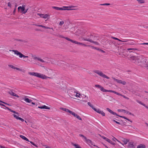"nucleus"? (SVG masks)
Segmentation results:
<instances>
[{
    "instance_id": "62",
    "label": "nucleus",
    "mask_w": 148,
    "mask_h": 148,
    "mask_svg": "<svg viewBox=\"0 0 148 148\" xmlns=\"http://www.w3.org/2000/svg\"><path fill=\"white\" fill-rule=\"evenodd\" d=\"M6 108V109L8 110H9V111H10L11 110V109L9 108L8 107H7L5 106V107Z\"/></svg>"
},
{
    "instance_id": "64",
    "label": "nucleus",
    "mask_w": 148,
    "mask_h": 148,
    "mask_svg": "<svg viewBox=\"0 0 148 148\" xmlns=\"http://www.w3.org/2000/svg\"><path fill=\"white\" fill-rule=\"evenodd\" d=\"M116 95H118L121 96V95H122V94H120V93L118 92H117Z\"/></svg>"
},
{
    "instance_id": "22",
    "label": "nucleus",
    "mask_w": 148,
    "mask_h": 148,
    "mask_svg": "<svg viewBox=\"0 0 148 148\" xmlns=\"http://www.w3.org/2000/svg\"><path fill=\"white\" fill-rule=\"evenodd\" d=\"M9 93L10 95H11L13 96H16V97H19V96L18 95H17L16 94H15L14 92H13L12 91H11L9 92Z\"/></svg>"
},
{
    "instance_id": "28",
    "label": "nucleus",
    "mask_w": 148,
    "mask_h": 148,
    "mask_svg": "<svg viewBox=\"0 0 148 148\" xmlns=\"http://www.w3.org/2000/svg\"><path fill=\"white\" fill-rule=\"evenodd\" d=\"M93 110L97 113H99V114H100L101 112V111L100 109H96L95 108L93 109Z\"/></svg>"
},
{
    "instance_id": "54",
    "label": "nucleus",
    "mask_w": 148,
    "mask_h": 148,
    "mask_svg": "<svg viewBox=\"0 0 148 148\" xmlns=\"http://www.w3.org/2000/svg\"><path fill=\"white\" fill-rule=\"evenodd\" d=\"M78 45H82L83 46H86L87 45L84 44L83 43H80V42H79V43H78Z\"/></svg>"
},
{
    "instance_id": "55",
    "label": "nucleus",
    "mask_w": 148,
    "mask_h": 148,
    "mask_svg": "<svg viewBox=\"0 0 148 148\" xmlns=\"http://www.w3.org/2000/svg\"><path fill=\"white\" fill-rule=\"evenodd\" d=\"M91 43H95V44L97 45H99V43L96 42H95L94 40L93 41V42H92Z\"/></svg>"
},
{
    "instance_id": "25",
    "label": "nucleus",
    "mask_w": 148,
    "mask_h": 148,
    "mask_svg": "<svg viewBox=\"0 0 148 148\" xmlns=\"http://www.w3.org/2000/svg\"><path fill=\"white\" fill-rule=\"evenodd\" d=\"M72 145L75 146V148H82L78 144H75L73 143H72Z\"/></svg>"
},
{
    "instance_id": "42",
    "label": "nucleus",
    "mask_w": 148,
    "mask_h": 148,
    "mask_svg": "<svg viewBox=\"0 0 148 148\" xmlns=\"http://www.w3.org/2000/svg\"><path fill=\"white\" fill-rule=\"evenodd\" d=\"M100 114H101L103 116H105V113L102 111H101V112L100 113Z\"/></svg>"
},
{
    "instance_id": "35",
    "label": "nucleus",
    "mask_w": 148,
    "mask_h": 148,
    "mask_svg": "<svg viewBox=\"0 0 148 148\" xmlns=\"http://www.w3.org/2000/svg\"><path fill=\"white\" fill-rule=\"evenodd\" d=\"M70 114H71L72 115H73L74 117H75L76 116H77V114H75V112H72V111L71 112Z\"/></svg>"
},
{
    "instance_id": "30",
    "label": "nucleus",
    "mask_w": 148,
    "mask_h": 148,
    "mask_svg": "<svg viewBox=\"0 0 148 148\" xmlns=\"http://www.w3.org/2000/svg\"><path fill=\"white\" fill-rule=\"evenodd\" d=\"M10 51H12L13 52H14V53L16 55H17V54L16 53H17L18 52H19L17 50H9Z\"/></svg>"
},
{
    "instance_id": "34",
    "label": "nucleus",
    "mask_w": 148,
    "mask_h": 148,
    "mask_svg": "<svg viewBox=\"0 0 148 148\" xmlns=\"http://www.w3.org/2000/svg\"><path fill=\"white\" fill-rule=\"evenodd\" d=\"M33 25H34L35 26H36L38 27H41L43 28L44 26L42 25H37L36 24H33Z\"/></svg>"
},
{
    "instance_id": "50",
    "label": "nucleus",
    "mask_w": 148,
    "mask_h": 148,
    "mask_svg": "<svg viewBox=\"0 0 148 148\" xmlns=\"http://www.w3.org/2000/svg\"><path fill=\"white\" fill-rule=\"evenodd\" d=\"M112 121L115 122L116 123L118 124H119V125H120L121 124V123H119V122H118V121H116L115 120H113Z\"/></svg>"
},
{
    "instance_id": "57",
    "label": "nucleus",
    "mask_w": 148,
    "mask_h": 148,
    "mask_svg": "<svg viewBox=\"0 0 148 148\" xmlns=\"http://www.w3.org/2000/svg\"><path fill=\"white\" fill-rule=\"evenodd\" d=\"M77 119H78L79 120H82V119L80 117V116H79V115L77 116Z\"/></svg>"
},
{
    "instance_id": "19",
    "label": "nucleus",
    "mask_w": 148,
    "mask_h": 148,
    "mask_svg": "<svg viewBox=\"0 0 148 148\" xmlns=\"http://www.w3.org/2000/svg\"><path fill=\"white\" fill-rule=\"evenodd\" d=\"M33 59L34 60H38V61H40L41 62H45V61L44 60H43L42 59H41L40 58H38V57H34L33 58Z\"/></svg>"
},
{
    "instance_id": "5",
    "label": "nucleus",
    "mask_w": 148,
    "mask_h": 148,
    "mask_svg": "<svg viewBox=\"0 0 148 148\" xmlns=\"http://www.w3.org/2000/svg\"><path fill=\"white\" fill-rule=\"evenodd\" d=\"M95 87L100 89V90L101 91H102L104 92H109L113 93V90H106L103 87L98 84L95 85Z\"/></svg>"
},
{
    "instance_id": "10",
    "label": "nucleus",
    "mask_w": 148,
    "mask_h": 148,
    "mask_svg": "<svg viewBox=\"0 0 148 148\" xmlns=\"http://www.w3.org/2000/svg\"><path fill=\"white\" fill-rule=\"evenodd\" d=\"M71 92H72L76 93V94H75V96L77 97H79L80 94L79 93H78L77 92V91L76 90L74 89L73 88L71 89Z\"/></svg>"
},
{
    "instance_id": "7",
    "label": "nucleus",
    "mask_w": 148,
    "mask_h": 148,
    "mask_svg": "<svg viewBox=\"0 0 148 148\" xmlns=\"http://www.w3.org/2000/svg\"><path fill=\"white\" fill-rule=\"evenodd\" d=\"M146 59L142 57L140 66H142L146 67L147 66L146 63Z\"/></svg>"
},
{
    "instance_id": "56",
    "label": "nucleus",
    "mask_w": 148,
    "mask_h": 148,
    "mask_svg": "<svg viewBox=\"0 0 148 148\" xmlns=\"http://www.w3.org/2000/svg\"><path fill=\"white\" fill-rule=\"evenodd\" d=\"M121 96L123 97L125 99H129V98L128 97H127L125 96H124L123 95H121Z\"/></svg>"
},
{
    "instance_id": "33",
    "label": "nucleus",
    "mask_w": 148,
    "mask_h": 148,
    "mask_svg": "<svg viewBox=\"0 0 148 148\" xmlns=\"http://www.w3.org/2000/svg\"><path fill=\"white\" fill-rule=\"evenodd\" d=\"M139 3H145V1L143 0H137V1Z\"/></svg>"
},
{
    "instance_id": "24",
    "label": "nucleus",
    "mask_w": 148,
    "mask_h": 148,
    "mask_svg": "<svg viewBox=\"0 0 148 148\" xmlns=\"http://www.w3.org/2000/svg\"><path fill=\"white\" fill-rule=\"evenodd\" d=\"M20 137L21 138H22L23 139L25 140L28 141H29L28 140V139H27V138L25 137V136L22 135H20Z\"/></svg>"
},
{
    "instance_id": "27",
    "label": "nucleus",
    "mask_w": 148,
    "mask_h": 148,
    "mask_svg": "<svg viewBox=\"0 0 148 148\" xmlns=\"http://www.w3.org/2000/svg\"><path fill=\"white\" fill-rule=\"evenodd\" d=\"M106 141L108 142L111 143V144H112L113 145H115V144L114 143H113L110 140V139H109L108 138V139H107V140H106Z\"/></svg>"
},
{
    "instance_id": "43",
    "label": "nucleus",
    "mask_w": 148,
    "mask_h": 148,
    "mask_svg": "<svg viewBox=\"0 0 148 148\" xmlns=\"http://www.w3.org/2000/svg\"><path fill=\"white\" fill-rule=\"evenodd\" d=\"M110 3H103V4H100V5H110Z\"/></svg>"
},
{
    "instance_id": "13",
    "label": "nucleus",
    "mask_w": 148,
    "mask_h": 148,
    "mask_svg": "<svg viewBox=\"0 0 148 148\" xmlns=\"http://www.w3.org/2000/svg\"><path fill=\"white\" fill-rule=\"evenodd\" d=\"M65 39H66V40H68L69 41H71V42L75 43L77 44H78L79 42L76 41L75 40H72L71 39L67 37H66L65 38Z\"/></svg>"
},
{
    "instance_id": "46",
    "label": "nucleus",
    "mask_w": 148,
    "mask_h": 148,
    "mask_svg": "<svg viewBox=\"0 0 148 148\" xmlns=\"http://www.w3.org/2000/svg\"><path fill=\"white\" fill-rule=\"evenodd\" d=\"M118 116L121 117V118H123L125 119H126L127 120L128 118H127V117L124 116H120V115H118Z\"/></svg>"
},
{
    "instance_id": "1",
    "label": "nucleus",
    "mask_w": 148,
    "mask_h": 148,
    "mask_svg": "<svg viewBox=\"0 0 148 148\" xmlns=\"http://www.w3.org/2000/svg\"><path fill=\"white\" fill-rule=\"evenodd\" d=\"M142 57H138L132 56L130 58V59L132 62L140 66Z\"/></svg>"
},
{
    "instance_id": "49",
    "label": "nucleus",
    "mask_w": 148,
    "mask_h": 148,
    "mask_svg": "<svg viewBox=\"0 0 148 148\" xmlns=\"http://www.w3.org/2000/svg\"><path fill=\"white\" fill-rule=\"evenodd\" d=\"M30 143L32 145H34V146H35V147H37L38 146H37L33 142H32V141H30Z\"/></svg>"
},
{
    "instance_id": "8",
    "label": "nucleus",
    "mask_w": 148,
    "mask_h": 148,
    "mask_svg": "<svg viewBox=\"0 0 148 148\" xmlns=\"http://www.w3.org/2000/svg\"><path fill=\"white\" fill-rule=\"evenodd\" d=\"M25 6V5H23L22 6H20L18 7V12H20L21 13L23 14L24 12Z\"/></svg>"
},
{
    "instance_id": "39",
    "label": "nucleus",
    "mask_w": 148,
    "mask_h": 148,
    "mask_svg": "<svg viewBox=\"0 0 148 148\" xmlns=\"http://www.w3.org/2000/svg\"><path fill=\"white\" fill-rule=\"evenodd\" d=\"M127 50L128 51L130 50H136L138 51V49H134V48H128L127 49Z\"/></svg>"
},
{
    "instance_id": "3",
    "label": "nucleus",
    "mask_w": 148,
    "mask_h": 148,
    "mask_svg": "<svg viewBox=\"0 0 148 148\" xmlns=\"http://www.w3.org/2000/svg\"><path fill=\"white\" fill-rule=\"evenodd\" d=\"M98 39L97 36H95L90 34L88 35V36L84 38V40L90 42H93V41Z\"/></svg>"
},
{
    "instance_id": "23",
    "label": "nucleus",
    "mask_w": 148,
    "mask_h": 148,
    "mask_svg": "<svg viewBox=\"0 0 148 148\" xmlns=\"http://www.w3.org/2000/svg\"><path fill=\"white\" fill-rule=\"evenodd\" d=\"M61 109L63 110L64 111L67 112H68L69 113H70L71 112V111L70 110H69L67 109H66V108H61Z\"/></svg>"
},
{
    "instance_id": "58",
    "label": "nucleus",
    "mask_w": 148,
    "mask_h": 148,
    "mask_svg": "<svg viewBox=\"0 0 148 148\" xmlns=\"http://www.w3.org/2000/svg\"><path fill=\"white\" fill-rule=\"evenodd\" d=\"M18 119L20 120L21 121H22V122H23L24 121V120H23V119L21 118V117H19V119Z\"/></svg>"
},
{
    "instance_id": "44",
    "label": "nucleus",
    "mask_w": 148,
    "mask_h": 148,
    "mask_svg": "<svg viewBox=\"0 0 148 148\" xmlns=\"http://www.w3.org/2000/svg\"><path fill=\"white\" fill-rule=\"evenodd\" d=\"M64 22L63 21H61L60 22L59 25L60 26H62L64 24Z\"/></svg>"
},
{
    "instance_id": "9",
    "label": "nucleus",
    "mask_w": 148,
    "mask_h": 148,
    "mask_svg": "<svg viewBox=\"0 0 148 148\" xmlns=\"http://www.w3.org/2000/svg\"><path fill=\"white\" fill-rule=\"evenodd\" d=\"M113 79L118 83H120L123 85H125L126 84V82L125 81H122L121 80L118 79L114 78H113Z\"/></svg>"
},
{
    "instance_id": "11",
    "label": "nucleus",
    "mask_w": 148,
    "mask_h": 148,
    "mask_svg": "<svg viewBox=\"0 0 148 148\" xmlns=\"http://www.w3.org/2000/svg\"><path fill=\"white\" fill-rule=\"evenodd\" d=\"M16 53L17 54V55L19 56V57L20 58H22V57L24 58H27L28 57V56H25L19 52Z\"/></svg>"
},
{
    "instance_id": "52",
    "label": "nucleus",
    "mask_w": 148,
    "mask_h": 148,
    "mask_svg": "<svg viewBox=\"0 0 148 148\" xmlns=\"http://www.w3.org/2000/svg\"><path fill=\"white\" fill-rule=\"evenodd\" d=\"M108 42L110 45H111L112 43V42L111 40H109L108 41Z\"/></svg>"
},
{
    "instance_id": "32",
    "label": "nucleus",
    "mask_w": 148,
    "mask_h": 148,
    "mask_svg": "<svg viewBox=\"0 0 148 148\" xmlns=\"http://www.w3.org/2000/svg\"><path fill=\"white\" fill-rule=\"evenodd\" d=\"M137 148H145V146L144 145H141L138 146L137 147Z\"/></svg>"
},
{
    "instance_id": "2",
    "label": "nucleus",
    "mask_w": 148,
    "mask_h": 148,
    "mask_svg": "<svg viewBox=\"0 0 148 148\" xmlns=\"http://www.w3.org/2000/svg\"><path fill=\"white\" fill-rule=\"evenodd\" d=\"M29 74L30 75L34 76L43 79H47V78H51L49 77H47L44 75L37 73L30 72Z\"/></svg>"
},
{
    "instance_id": "38",
    "label": "nucleus",
    "mask_w": 148,
    "mask_h": 148,
    "mask_svg": "<svg viewBox=\"0 0 148 148\" xmlns=\"http://www.w3.org/2000/svg\"><path fill=\"white\" fill-rule=\"evenodd\" d=\"M43 28L45 29H52L53 30V29L52 28H51L48 27H46L45 26H44Z\"/></svg>"
},
{
    "instance_id": "48",
    "label": "nucleus",
    "mask_w": 148,
    "mask_h": 148,
    "mask_svg": "<svg viewBox=\"0 0 148 148\" xmlns=\"http://www.w3.org/2000/svg\"><path fill=\"white\" fill-rule=\"evenodd\" d=\"M75 94H76V93H75L74 92H72L71 93V96L72 97H73V96H75Z\"/></svg>"
},
{
    "instance_id": "29",
    "label": "nucleus",
    "mask_w": 148,
    "mask_h": 148,
    "mask_svg": "<svg viewBox=\"0 0 148 148\" xmlns=\"http://www.w3.org/2000/svg\"><path fill=\"white\" fill-rule=\"evenodd\" d=\"M43 18H46L48 17L49 16V15L48 14H43Z\"/></svg>"
},
{
    "instance_id": "31",
    "label": "nucleus",
    "mask_w": 148,
    "mask_h": 148,
    "mask_svg": "<svg viewBox=\"0 0 148 148\" xmlns=\"http://www.w3.org/2000/svg\"><path fill=\"white\" fill-rule=\"evenodd\" d=\"M88 105L93 110V109L95 108L90 103V102H88Z\"/></svg>"
},
{
    "instance_id": "60",
    "label": "nucleus",
    "mask_w": 148,
    "mask_h": 148,
    "mask_svg": "<svg viewBox=\"0 0 148 148\" xmlns=\"http://www.w3.org/2000/svg\"><path fill=\"white\" fill-rule=\"evenodd\" d=\"M8 6L10 7H11V4L10 2H9L8 3Z\"/></svg>"
},
{
    "instance_id": "16",
    "label": "nucleus",
    "mask_w": 148,
    "mask_h": 148,
    "mask_svg": "<svg viewBox=\"0 0 148 148\" xmlns=\"http://www.w3.org/2000/svg\"><path fill=\"white\" fill-rule=\"evenodd\" d=\"M133 40L130 39V40L128 41V42L126 43V44L130 45H135V44L133 42Z\"/></svg>"
},
{
    "instance_id": "20",
    "label": "nucleus",
    "mask_w": 148,
    "mask_h": 148,
    "mask_svg": "<svg viewBox=\"0 0 148 148\" xmlns=\"http://www.w3.org/2000/svg\"><path fill=\"white\" fill-rule=\"evenodd\" d=\"M23 99L27 103H30L32 101L31 100L27 98H26V96Z\"/></svg>"
},
{
    "instance_id": "51",
    "label": "nucleus",
    "mask_w": 148,
    "mask_h": 148,
    "mask_svg": "<svg viewBox=\"0 0 148 148\" xmlns=\"http://www.w3.org/2000/svg\"><path fill=\"white\" fill-rule=\"evenodd\" d=\"M37 14L40 17L42 18V17H43V14H41L40 13H38Z\"/></svg>"
},
{
    "instance_id": "36",
    "label": "nucleus",
    "mask_w": 148,
    "mask_h": 148,
    "mask_svg": "<svg viewBox=\"0 0 148 148\" xmlns=\"http://www.w3.org/2000/svg\"><path fill=\"white\" fill-rule=\"evenodd\" d=\"M130 40V39H123V40H121V41H120L121 42H127Z\"/></svg>"
},
{
    "instance_id": "61",
    "label": "nucleus",
    "mask_w": 148,
    "mask_h": 148,
    "mask_svg": "<svg viewBox=\"0 0 148 148\" xmlns=\"http://www.w3.org/2000/svg\"><path fill=\"white\" fill-rule=\"evenodd\" d=\"M102 138H103V139H104V140H106H106H107V139H108V138H106V137H104V136H103V137H102Z\"/></svg>"
},
{
    "instance_id": "21",
    "label": "nucleus",
    "mask_w": 148,
    "mask_h": 148,
    "mask_svg": "<svg viewBox=\"0 0 148 148\" xmlns=\"http://www.w3.org/2000/svg\"><path fill=\"white\" fill-rule=\"evenodd\" d=\"M8 66L9 67H11V68H12V69H16L17 70H19V71H20L21 70V69L19 68H18L16 67L15 66H14L13 65H12L9 64L8 65Z\"/></svg>"
},
{
    "instance_id": "14",
    "label": "nucleus",
    "mask_w": 148,
    "mask_h": 148,
    "mask_svg": "<svg viewBox=\"0 0 148 148\" xmlns=\"http://www.w3.org/2000/svg\"><path fill=\"white\" fill-rule=\"evenodd\" d=\"M106 110H107L109 112H110V113L114 115H116L118 116V114H117L115 112H114L113 111H112L109 108H106Z\"/></svg>"
},
{
    "instance_id": "53",
    "label": "nucleus",
    "mask_w": 148,
    "mask_h": 148,
    "mask_svg": "<svg viewBox=\"0 0 148 148\" xmlns=\"http://www.w3.org/2000/svg\"><path fill=\"white\" fill-rule=\"evenodd\" d=\"M78 45H82L83 46H86L87 45L84 44L83 43H80V42H79V43H78Z\"/></svg>"
},
{
    "instance_id": "59",
    "label": "nucleus",
    "mask_w": 148,
    "mask_h": 148,
    "mask_svg": "<svg viewBox=\"0 0 148 148\" xmlns=\"http://www.w3.org/2000/svg\"><path fill=\"white\" fill-rule=\"evenodd\" d=\"M28 10V9H27L26 10L25 9L24 12H23V14H25V13H26L27 12Z\"/></svg>"
},
{
    "instance_id": "4",
    "label": "nucleus",
    "mask_w": 148,
    "mask_h": 148,
    "mask_svg": "<svg viewBox=\"0 0 148 148\" xmlns=\"http://www.w3.org/2000/svg\"><path fill=\"white\" fill-rule=\"evenodd\" d=\"M74 7L73 6H63V8H59L58 7L53 6L52 8L57 10H69L71 9L68 8H71Z\"/></svg>"
},
{
    "instance_id": "12",
    "label": "nucleus",
    "mask_w": 148,
    "mask_h": 148,
    "mask_svg": "<svg viewBox=\"0 0 148 148\" xmlns=\"http://www.w3.org/2000/svg\"><path fill=\"white\" fill-rule=\"evenodd\" d=\"M118 111H119V112H124V113H126L127 114H130V115H132V113H131V112H129L127 111V110H124V109H118ZM132 115H133V114H132Z\"/></svg>"
},
{
    "instance_id": "40",
    "label": "nucleus",
    "mask_w": 148,
    "mask_h": 148,
    "mask_svg": "<svg viewBox=\"0 0 148 148\" xmlns=\"http://www.w3.org/2000/svg\"><path fill=\"white\" fill-rule=\"evenodd\" d=\"M112 39H114L115 40H118L119 41H121V40H120L119 39L116 38V37H111Z\"/></svg>"
},
{
    "instance_id": "45",
    "label": "nucleus",
    "mask_w": 148,
    "mask_h": 148,
    "mask_svg": "<svg viewBox=\"0 0 148 148\" xmlns=\"http://www.w3.org/2000/svg\"><path fill=\"white\" fill-rule=\"evenodd\" d=\"M13 115L14 116V117L15 118L17 119H18L20 117H18V116L16 114H13Z\"/></svg>"
},
{
    "instance_id": "17",
    "label": "nucleus",
    "mask_w": 148,
    "mask_h": 148,
    "mask_svg": "<svg viewBox=\"0 0 148 148\" xmlns=\"http://www.w3.org/2000/svg\"><path fill=\"white\" fill-rule=\"evenodd\" d=\"M38 108L40 109H45L48 110L50 109V107L46 106L45 105H43L40 106H38Z\"/></svg>"
},
{
    "instance_id": "63",
    "label": "nucleus",
    "mask_w": 148,
    "mask_h": 148,
    "mask_svg": "<svg viewBox=\"0 0 148 148\" xmlns=\"http://www.w3.org/2000/svg\"><path fill=\"white\" fill-rule=\"evenodd\" d=\"M6 108V109L8 110H9V111H10L11 110V109L9 108L8 107H7L5 106V107Z\"/></svg>"
},
{
    "instance_id": "37",
    "label": "nucleus",
    "mask_w": 148,
    "mask_h": 148,
    "mask_svg": "<svg viewBox=\"0 0 148 148\" xmlns=\"http://www.w3.org/2000/svg\"><path fill=\"white\" fill-rule=\"evenodd\" d=\"M79 135L81 137L84 138L85 140L87 138L86 136H84V135H83L82 134H80Z\"/></svg>"
},
{
    "instance_id": "6",
    "label": "nucleus",
    "mask_w": 148,
    "mask_h": 148,
    "mask_svg": "<svg viewBox=\"0 0 148 148\" xmlns=\"http://www.w3.org/2000/svg\"><path fill=\"white\" fill-rule=\"evenodd\" d=\"M93 72L99 75L102 77L106 78L107 79H109V77L106 75L105 74H103L101 71L98 70H95L93 71Z\"/></svg>"
},
{
    "instance_id": "15",
    "label": "nucleus",
    "mask_w": 148,
    "mask_h": 148,
    "mask_svg": "<svg viewBox=\"0 0 148 148\" xmlns=\"http://www.w3.org/2000/svg\"><path fill=\"white\" fill-rule=\"evenodd\" d=\"M85 141L88 145H89L90 144L92 145H93V142L89 139L86 138L85 140Z\"/></svg>"
},
{
    "instance_id": "41",
    "label": "nucleus",
    "mask_w": 148,
    "mask_h": 148,
    "mask_svg": "<svg viewBox=\"0 0 148 148\" xmlns=\"http://www.w3.org/2000/svg\"><path fill=\"white\" fill-rule=\"evenodd\" d=\"M129 140L127 139H124L123 140V142L125 144H126L128 142Z\"/></svg>"
},
{
    "instance_id": "26",
    "label": "nucleus",
    "mask_w": 148,
    "mask_h": 148,
    "mask_svg": "<svg viewBox=\"0 0 148 148\" xmlns=\"http://www.w3.org/2000/svg\"><path fill=\"white\" fill-rule=\"evenodd\" d=\"M136 101L138 102V103H139V104H140L144 106L147 107V106H146L145 104H144L143 103H142L141 101H139L138 100H136Z\"/></svg>"
},
{
    "instance_id": "47",
    "label": "nucleus",
    "mask_w": 148,
    "mask_h": 148,
    "mask_svg": "<svg viewBox=\"0 0 148 148\" xmlns=\"http://www.w3.org/2000/svg\"><path fill=\"white\" fill-rule=\"evenodd\" d=\"M11 112H13V113H15V114H18V112L14 111V110H11L10 111Z\"/></svg>"
},
{
    "instance_id": "18",
    "label": "nucleus",
    "mask_w": 148,
    "mask_h": 148,
    "mask_svg": "<svg viewBox=\"0 0 148 148\" xmlns=\"http://www.w3.org/2000/svg\"><path fill=\"white\" fill-rule=\"evenodd\" d=\"M134 146L132 142H130L128 143L127 148H134Z\"/></svg>"
}]
</instances>
